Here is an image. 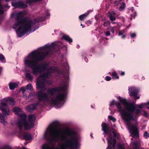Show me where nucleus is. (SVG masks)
I'll return each mask as SVG.
<instances>
[{"label": "nucleus", "instance_id": "nucleus-40", "mask_svg": "<svg viewBox=\"0 0 149 149\" xmlns=\"http://www.w3.org/2000/svg\"><path fill=\"white\" fill-rule=\"evenodd\" d=\"M110 32L109 31H107L105 33L106 35L107 36H110Z\"/></svg>", "mask_w": 149, "mask_h": 149}, {"label": "nucleus", "instance_id": "nucleus-19", "mask_svg": "<svg viewBox=\"0 0 149 149\" xmlns=\"http://www.w3.org/2000/svg\"><path fill=\"white\" fill-rule=\"evenodd\" d=\"M0 61L3 63H5L6 62L5 57L1 54H0Z\"/></svg>", "mask_w": 149, "mask_h": 149}, {"label": "nucleus", "instance_id": "nucleus-3", "mask_svg": "<svg viewBox=\"0 0 149 149\" xmlns=\"http://www.w3.org/2000/svg\"><path fill=\"white\" fill-rule=\"evenodd\" d=\"M117 98L122 104L113 100L110 102L109 109L111 110V107L115 104L130 133L132 134L134 136L138 137L139 134L137 120L140 115V110L136 109L132 104L128 103L125 99L120 96L118 97Z\"/></svg>", "mask_w": 149, "mask_h": 149}, {"label": "nucleus", "instance_id": "nucleus-24", "mask_svg": "<svg viewBox=\"0 0 149 149\" xmlns=\"http://www.w3.org/2000/svg\"><path fill=\"white\" fill-rule=\"evenodd\" d=\"M110 74L112 75L113 77L114 78H119L118 76L117 75V74L115 72H113L112 74Z\"/></svg>", "mask_w": 149, "mask_h": 149}, {"label": "nucleus", "instance_id": "nucleus-48", "mask_svg": "<svg viewBox=\"0 0 149 149\" xmlns=\"http://www.w3.org/2000/svg\"><path fill=\"white\" fill-rule=\"evenodd\" d=\"M87 23H89V24H91V22L90 21H87Z\"/></svg>", "mask_w": 149, "mask_h": 149}, {"label": "nucleus", "instance_id": "nucleus-39", "mask_svg": "<svg viewBox=\"0 0 149 149\" xmlns=\"http://www.w3.org/2000/svg\"><path fill=\"white\" fill-rule=\"evenodd\" d=\"M64 65L65 66V68L67 70L69 69V66L67 63H65L64 64Z\"/></svg>", "mask_w": 149, "mask_h": 149}, {"label": "nucleus", "instance_id": "nucleus-11", "mask_svg": "<svg viewBox=\"0 0 149 149\" xmlns=\"http://www.w3.org/2000/svg\"><path fill=\"white\" fill-rule=\"evenodd\" d=\"M39 102H38L36 103H35L29 105L25 107L26 110L27 111L30 112L31 111L35 110V109L36 108L37 106L38 105H39Z\"/></svg>", "mask_w": 149, "mask_h": 149}, {"label": "nucleus", "instance_id": "nucleus-10", "mask_svg": "<svg viewBox=\"0 0 149 149\" xmlns=\"http://www.w3.org/2000/svg\"><path fill=\"white\" fill-rule=\"evenodd\" d=\"M12 5L15 7H19L20 8H25L27 6L26 4L20 1L12 3Z\"/></svg>", "mask_w": 149, "mask_h": 149}, {"label": "nucleus", "instance_id": "nucleus-49", "mask_svg": "<svg viewBox=\"0 0 149 149\" xmlns=\"http://www.w3.org/2000/svg\"><path fill=\"white\" fill-rule=\"evenodd\" d=\"M144 113H146V114H146V116H148V114H147V113H146L145 112Z\"/></svg>", "mask_w": 149, "mask_h": 149}, {"label": "nucleus", "instance_id": "nucleus-53", "mask_svg": "<svg viewBox=\"0 0 149 149\" xmlns=\"http://www.w3.org/2000/svg\"><path fill=\"white\" fill-rule=\"evenodd\" d=\"M91 107L92 108H94V107H92V106H91Z\"/></svg>", "mask_w": 149, "mask_h": 149}, {"label": "nucleus", "instance_id": "nucleus-5", "mask_svg": "<svg viewBox=\"0 0 149 149\" xmlns=\"http://www.w3.org/2000/svg\"><path fill=\"white\" fill-rule=\"evenodd\" d=\"M24 14V12H21L14 13L11 15V17H14L15 19V23L13 25V28L15 29L19 27L16 30L17 35L19 37H22L26 33L29 34L38 29V27H33V25L40 21H42L44 19V18H36L33 21L29 18H23Z\"/></svg>", "mask_w": 149, "mask_h": 149}, {"label": "nucleus", "instance_id": "nucleus-20", "mask_svg": "<svg viewBox=\"0 0 149 149\" xmlns=\"http://www.w3.org/2000/svg\"><path fill=\"white\" fill-rule=\"evenodd\" d=\"M35 95V93H30L29 95L27 96V95H24V98H25V99L26 100L28 99L30 97H33L34 95Z\"/></svg>", "mask_w": 149, "mask_h": 149}, {"label": "nucleus", "instance_id": "nucleus-27", "mask_svg": "<svg viewBox=\"0 0 149 149\" xmlns=\"http://www.w3.org/2000/svg\"><path fill=\"white\" fill-rule=\"evenodd\" d=\"M109 17L111 21H115L116 19L115 17L112 16L111 14H110L109 15Z\"/></svg>", "mask_w": 149, "mask_h": 149}, {"label": "nucleus", "instance_id": "nucleus-35", "mask_svg": "<svg viewBox=\"0 0 149 149\" xmlns=\"http://www.w3.org/2000/svg\"><path fill=\"white\" fill-rule=\"evenodd\" d=\"M108 118L110 120H112L113 122H115L116 121V119L111 116H109Z\"/></svg>", "mask_w": 149, "mask_h": 149}, {"label": "nucleus", "instance_id": "nucleus-28", "mask_svg": "<svg viewBox=\"0 0 149 149\" xmlns=\"http://www.w3.org/2000/svg\"><path fill=\"white\" fill-rule=\"evenodd\" d=\"M110 24L109 21H108L107 22H104L103 24V26L104 27H108L109 26H110Z\"/></svg>", "mask_w": 149, "mask_h": 149}, {"label": "nucleus", "instance_id": "nucleus-1", "mask_svg": "<svg viewBox=\"0 0 149 149\" xmlns=\"http://www.w3.org/2000/svg\"><path fill=\"white\" fill-rule=\"evenodd\" d=\"M56 44L55 42L47 44L38 49L34 50L25 56L24 60L25 76L28 81L32 82L34 76L33 74L38 75L46 70L47 72L41 74L37 79L36 83L37 88L43 91L47 89L45 86L48 81L45 79L51 77L52 74L58 72V68L54 66H49V63L47 62L38 65V61H41L45 58L56 46H58L61 42Z\"/></svg>", "mask_w": 149, "mask_h": 149}, {"label": "nucleus", "instance_id": "nucleus-18", "mask_svg": "<svg viewBox=\"0 0 149 149\" xmlns=\"http://www.w3.org/2000/svg\"><path fill=\"white\" fill-rule=\"evenodd\" d=\"M146 105H149V102L146 103H144L139 105H137L136 106V107L140 108H142L143 107H144ZM148 109H149V107H148Z\"/></svg>", "mask_w": 149, "mask_h": 149}, {"label": "nucleus", "instance_id": "nucleus-55", "mask_svg": "<svg viewBox=\"0 0 149 149\" xmlns=\"http://www.w3.org/2000/svg\"><path fill=\"white\" fill-rule=\"evenodd\" d=\"M86 58V57H84V59H85V58Z\"/></svg>", "mask_w": 149, "mask_h": 149}, {"label": "nucleus", "instance_id": "nucleus-50", "mask_svg": "<svg viewBox=\"0 0 149 149\" xmlns=\"http://www.w3.org/2000/svg\"><path fill=\"white\" fill-rule=\"evenodd\" d=\"M31 99V100H33V98H32ZM29 101V102H31V101Z\"/></svg>", "mask_w": 149, "mask_h": 149}, {"label": "nucleus", "instance_id": "nucleus-37", "mask_svg": "<svg viewBox=\"0 0 149 149\" xmlns=\"http://www.w3.org/2000/svg\"><path fill=\"white\" fill-rule=\"evenodd\" d=\"M130 36L132 38H133L136 36V34L135 33H133L130 34Z\"/></svg>", "mask_w": 149, "mask_h": 149}, {"label": "nucleus", "instance_id": "nucleus-15", "mask_svg": "<svg viewBox=\"0 0 149 149\" xmlns=\"http://www.w3.org/2000/svg\"><path fill=\"white\" fill-rule=\"evenodd\" d=\"M92 11L91 10H89L87 11L85 14H83L82 15H80L79 17V18L80 20L81 21L85 19L89 14V13Z\"/></svg>", "mask_w": 149, "mask_h": 149}, {"label": "nucleus", "instance_id": "nucleus-23", "mask_svg": "<svg viewBox=\"0 0 149 149\" xmlns=\"http://www.w3.org/2000/svg\"><path fill=\"white\" fill-rule=\"evenodd\" d=\"M130 11H131L133 13L131 15V17H135L136 15V12L133 10V8H131Z\"/></svg>", "mask_w": 149, "mask_h": 149}, {"label": "nucleus", "instance_id": "nucleus-41", "mask_svg": "<svg viewBox=\"0 0 149 149\" xmlns=\"http://www.w3.org/2000/svg\"><path fill=\"white\" fill-rule=\"evenodd\" d=\"M134 146L135 147V149H137V146H138L137 143L136 142L134 143Z\"/></svg>", "mask_w": 149, "mask_h": 149}, {"label": "nucleus", "instance_id": "nucleus-31", "mask_svg": "<svg viewBox=\"0 0 149 149\" xmlns=\"http://www.w3.org/2000/svg\"><path fill=\"white\" fill-rule=\"evenodd\" d=\"M26 88H25L24 87H23L22 88H21V91H22V93L23 94V96H24V95H26L25 94V92L26 91Z\"/></svg>", "mask_w": 149, "mask_h": 149}, {"label": "nucleus", "instance_id": "nucleus-36", "mask_svg": "<svg viewBox=\"0 0 149 149\" xmlns=\"http://www.w3.org/2000/svg\"><path fill=\"white\" fill-rule=\"evenodd\" d=\"M45 13L46 17H49L50 16L49 10L46 9L45 10Z\"/></svg>", "mask_w": 149, "mask_h": 149}, {"label": "nucleus", "instance_id": "nucleus-32", "mask_svg": "<svg viewBox=\"0 0 149 149\" xmlns=\"http://www.w3.org/2000/svg\"><path fill=\"white\" fill-rule=\"evenodd\" d=\"M118 149H125V148L124 146V145L120 143L118 145Z\"/></svg>", "mask_w": 149, "mask_h": 149}, {"label": "nucleus", "instance_id": "nucleus-26", "mask_svg": "<svg viewBox=\"0 0 149 149\" xmlns=\"http://www.w3.org/2000/svg\"><path fill=\"white\" fill-rule=\"evenodd\" d=\"M143 136L145 138L148 139L149 138V133L147 132L146 131L144 133Z\"/></svg>", "mask_w": 149, "mask_h": 149}, {"label": "nucleus", "instance_id": "nucleus-17", "mask_svg": "<svg viewBox=\"0 0 149 149\" xmlns=\"http://www.w3.org/2000/svg\"><path fill=\"white\" fill-rule=\"evenodd\" d=\"M62 39L65 40L69 43L72 42V39L68 36L66 35H63Z\"/></svg>", "mask_w": 149, "mask_h": 149}, {"label": "nucleus", "instance_id": "nucleus-8", "mask_svg": "<svg viewBox=\"0 0 149 149\" xmlns=\"http://www.w3.org/2000/svg\"><path fill=\"white\" fill-rule=\"evenodd\" d=\"M108 146L106 149H111L112 146L113 149H115V147L116 140L115 139H112L111 136H110L109 138L107 139Z\"/></svg>", "mask_w": 149, "mask_h": 149}, {"label": "nucleus", "instance_id": "nucleus-46", "mask_svg": "<svg viewBox=\"0 0 149 149\" xmlns=\"http://www.w3.org/2000/svg\"><path fill=\"white\" fill-rule=\"evenodd\" d=\"M81 26H82V28H84L85 27V26L84 25H82V24H81Z\"/></svg>", "mask_w": 149, "mask_h": 149}, {"label": "nucleus", "instance_id": "nucleus-7", "mask_svg": "<svg viewBox=\"0 0 149 149\" xmlns=\"http://www.w3.org/2000/svg\"><path fill=\"white\" fill-rule=\"evenodd\" d=\"M9 103L11 105L15 104V102L13 98L8 97L4 98L0 101V109L3 114L6 116H8L10 114L9 107L7 104Z\"/></svg>", "mask_w": 149, "mask_h": 149}, {"label": "nucleus", "instance_id": "nucleus-38", "mask_svg": "<svg viewBox=\"0 0 149 149\" xmlns=\"http://www.w3.org/2000/svg\"><path fill=\"white\" fill-rule=\"evenodd\" d=\"M105 79L107 81H109L111 80V77L108 76H107L105 77Z\"/></svg>", "mask_w": 149, "mask_h": 149}, {"label": "nucleus", "instance_id": "nucleus-44", "mask_svg": "<svg viewBox=\"0 0 149 149\" xmlns=\"http://www.w3.org/2000/svg\"><path fill=\"white\" fill-rule=\"evenodd\" d=\"M125 74V72H122L121 73V75H123Z\"/></svg>", "mask_w": 149, "mask_h": 149}, {"label": "nucleus", "instance_id": "nucleus-25", "mask_svg": "<svg viewBox=\"0 0 149 149\" xmlns=\"http://www.w3.org/2000/svg\"><path fill=\"white\" fill-rule=\"evenodd\" d=\"M36 2L35 0H26V3L27 4L31 5V3Z\"/></svg>", "mask_w": 149, "mask_h": 149}, {"label": "nucleus", "instance_id": "nucleus-52", "mask_svg": "<svg viewBox=\"0 0 149 149\" xmlns=\"http://www.w3.org/2000/svg\"><path fill=\"white\" fill-rule=\"evenodd\" d=\"M106 39L107 40H108V38H106Z\"/></svg>", "mask_w": 149, "mask_h": 149}, {"label": "nucleus", "instance_id": "nucleus-34", "mask_svg": "<svg viewBox=\"0 0 149 149\" xmlns=\"http://www.w3.org/2000/svg\"><path fill=\"white\" fill-rule=\"evenodd\" d=\"M126 32L125 30H123L122 31H119L118 33V36H120L123 35Z\"/></svg>", "mask_w": 149, "mask_h": 149}, {"label": "nucleus", "instance_id": "nucleus-9", "mask_svg": "<svg viewBox=\"0 0 149 149\" xmlns=\"http://www.w3.org/2000/svg\"><path fill=\"white\" fill-rule=\"evenodd\" d=\"M129 93L130 96H133L136 98V96L139 92L138 89L134 87H131L128 89Z\"/></svg>", "mask_w": 149, "mask_h": 149}, {"label": "nucleus", "instance_id": "nucleus-54", "mask_svg": "<svg viewBox=\"0 0 149 149\" xmlns=\"http://www.w3.org/2000/svg\"><path fill=\"white\" fill-rule=\"evenodd\" d=\"M103 141H104V139H103Z\"/></svg>", "mask_w": 149, "mask_h": 149}, {"label": "nucleus", "instance_id": "nucleus-16", "mask_svg": "<svg viewBox=\"0 0 149 149\" xmlns=\"http://www.w3.org/2000/svg\"><path fill=\"white\" fill-rule=\"evenodd\" d=\"M23 136L24 139L26 140H30L32 138L31 135L28 133H24Z\"/></svg>", "mask_w": 149, "mask_h": 149}, {"label": "nucleus", "instance_id": "nucleus-33", "mask_svg": "<svg viewBox=\"0 0 149 149\" xmlns=\"http://www.w3.org/2000/svg\"><path fill=\"white\" fill-rule=\"evenodd\" d=\"M125 7V3H123L121 5V6L119 8V10L120 11L122 10Z\"/></svg>", "mask_w": 149, "mask_h": 149}, {"label": "nucleus", "instance_id": "nucleus-51", "mask_svg": "<svg viewBox=\"0 0 149 149\" xmlns=\"http://www.w3.org/2000/svg\"><path fill=\"white\" fill-rule=\"evenodd\" d=\"M112 23H113V24H114V23H115V22H112Z\"/></svg>", "mask_w": 149, "mask_h": 149}, {"label": "nucleus", "instance_id": "nucleus-43", "mask_svg": "<svg viewBox=\"0 0 149 149\" xmlns=\"http://www.w3.org/2000/svg\"><path fill=\"white\" fill-rule=\"evenodd\" d=\"M137 95L136 96V98H134V99H139L140 98V97L139 96L136 97Z\"/></svg>", "mask_w": 149, "mask_h": 149}, {"label": "nucleus", "instance_id": "nucleus-30", "mask_svg": "<svg viewBox=\"0 0 149 149\" xmlns=\"http://www.w3.org/2000/svg\"><path fill=\"white\" fill-rule=\"evenodd\" d=\"M116 28L115 26L111 27L108 29V30H110L113 33H114L115 32V29Z\"/></svg>", "mask_w": 149, "mask_h": 149}, {"label": "nucleus", "instance_id": "nucleus-56", "mask_svg": "<svg viewBox=\"0 0 149 149\" xmlns=\"http://www.w3.org/2000/svg\"><path fill=\"white\" fill-rule=\"evenodd\" d=\"M131 140H132V138H131Z\"/></svg>", "mask_w": 149, "mask_h": 149}, {"label": "nucleus", "instance_id": "nucleus-4", "mask_svg": "<svg viewBox=\"0 0 149 149\" xmlns=\"http://www.w3.org/2000/svg\"><path fill=\"white\" fill-rule=\"evenodd\" d=\"M69 80L68 73L64 76L62 86L48 88L46 92L38 91L37 96L40 102L50 103L56 108L61 107L65 103L67 94L66 89Z\"/></svg>", "mask_w": 149, "mask_h": 149}, {"label": "nucleus", "instance_id": "nucleus-21", "mask_svg": "<svg viewBox=\"0 0 149 149\" xmlns=\"http://www.w3.org/2000/svg\"><path fill=\"white\" fill-rule=\"evenodd\" d=\"M112 133L115 138L118 139L119 137V134L117 133L116 131H113Z\"/></svg>", "mask_w": 149, "mask_h": 149}, {"label": "nucleus", "instance_id": "nucleus-47", "mask_svg": "<svg viewBox=\"0 0 149 149\" xmlns=\"http://www.w3.org/2000/svg\"><path fill=\"white\" fill-rule=\"evenodd\" d=\"M2 67L0 66V73L1 72V70H2Z\"/></svg>", "mask_w": 149, "mask_h": 149}, {"label": "nucleus", "instance_id": "nucleus-22", "mask_svg": "<svg viewBox=\"0 0 149 149\" xmlns=\"http://www.w3.org/2000/svg\"><path fill=\"white\" fill-rule=\"evenodd\" d=\"M26 88L27 89L29 90L30 91H32L33 89V86L30 84H29L27 85L26 86Z\"/></svg>", "mask_w": 149, "mask_h": 149}, {"label": "nucleus", "instance_id": "nucleus-42", "mask_svg": "<svg viewBox=\"0 0 149 149\" xmlns=\"http://www.w3.org/2000/svg\"><path fill=\"white\" fill-rule=\"evenodd\" d=\"M111 13L113 15H115L116 14V13L114 11H111Z\"/></svg>", "mask_w": 149, "mask_h": 149}, {"label": "nucleus", "instance_id": "nucleus-45", "mask_svg": "<svg viewBox=\"0 0 149 149\" xmlns=\"http://www.w3.org/2000/svg\"><path fill=\"white\" fill-rule=\"evenodd\" d=\"M126 37V36L125 35H123V36H122V38H125V37Z\"/></svg>", "mask_w": 149, "mask_h": 149}, {"label": "nucleus", "instance_id": "nucleus-2", "mask_svg": "<svg viewBox=\"0 0 149 149\" xmlns=\"http://www.w3.org/2000/svg\"><path fill=\"white\" fill-rule=\"evenodd\" d=\"M44 138L51 142L60 141L58 147L54 149H79V138L74 130L68 129H57L53 125H49L46 130ZM42 149H50L46 144Z\"/></svg>", "mask_w": 149, "mask_h": 149}, {"label": "nucleus", "instance_id": "nucleus-14", "mask_svg": "<svg viewBox=\"0 0 149 149\" xmlns=\"http://www.w3.org/2000/svg\"><path fill=\"white\" fill-rule=\"evenodd\" d=\"M10 90H14L18 86V84L16 83L10 82L8 84Z\"/></svg>", "mask_w": 149, "mask_h": 149}, {"label": "nucleus", "instance_id": "nucleus-13", "mask_svg": "<svg viewBox=\"0 0 149 149\" xmlns=\"http://www.w3.org/2000/svg\"><path fill=\"white\" fill-rule=\"evenodd\" d=\"M6 120V117L2 114L0 113V122L4 125H6L7 122Z\"/></svg>", "mask_w": 149, "mask_h": 149}, {"label": "nucleus", "instance_id": "nucleus-29", "mask_svg": "<svg viewBox=\"0 0 149 149\" xmlns=\"http://www.w3.org/2000/svg\"><path fill=\"white\" fill-rule=\"evenodd\" d=\"M3 13V6L1 4V3L0 1V15H2Z\"/></svg>", "mask_w": 149, "mask_h": 149}, {"label": "nucleus", "instance_id": "nucleus-12", "mask_svg": "<svg viewBox=\"0 0 149 149\" xmlns=\"http://www.w3.org/2000/svg\"><path fill=\"white\" fill-rule=\"evenodd\" d=\"M102 130L103 131L104 133L107 134L109 132V126L108 125L105 123H102L101 125Z\"/></svg>", "mask_w": 149, "mask_h": 149}, {"label": "nucleus", "instance_id": "nucleus-6", "mask_svg": "<svg viewBox=\"0 0 149 149\" xmlns=\"http://www.w3.org/2000/svg\"><path fill=\"white\" fill-rule=\"evenodd\" d=\"M13 111L16 115L19 116V119L16 123V125L19 129L20 132L22 133L23 127L25 130H29L33 127L36 117L33 115H30L28 116L29 121L26 120L27 116L23 114V110L18 107L13 108Z\"/></svg>", "mask_w": 149, "mask_h": 149}]
</instances>
